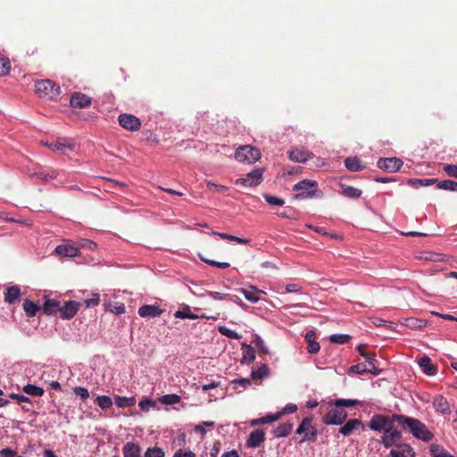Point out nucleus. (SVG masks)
<instances>
[{"mask_svg": "<svg viewBox=\"0 0 457 457\" xmlns=\"http://www.w3.org/2000/svg\"><path fill=\"white\" fill-rule=\"evenodd\" d=\"M395 419L402 429L408 431L417 439L429 442L434 437L433 433L427 428L426 424L418 419L403 414L402 416H395Z\"/></svg>", "mask_w": 457, "mask_h": 457, "instance_id": "f257e3e1", "label": "nucleus"}, {"mask_svg": "<svg viewBox=\"0 0 457 457\" xmlns=\"http://www.w3.org/2000/svg\"><path fill=\"white\" fill-rule=\"evenodd\" d=\"M35 88L39 97L47 99H54L61 93L59 85L50 79L37 81L35 84Z\"/></svg>", "mask_w": 457, "mask_h": 457, "instance_id": "f03ea898", "label": "nucleus"}, {"mask_svg": "<svg viewBox=\"0 0 457 457\" xmlns=\"http://www.w3.org/2000/svg\"><path fill=\"white\" fill-rule=\"evenodd\" d=\"M395 416H402V414L394 413L392 415L375 414L370 420L369 427L375 431H383L394 427V423L396 422Z\"/></svg>", "mask_w": 457, "mask_h": 457, "instance_id": "7ed1b4c3", "label": "nucleus"}, {"mask_svg": "<svg viewBox=\"0 0 457 457\" xmlns=\"http://www.w3.org/2000/svg\"><path fill=\"white\" fill-rule=\"evenodd\" d=\"M260 157V150L248 145L239 146L235 154V158L242 162L253 163L258 161Z\"/></svg>", "mask_w": 457, "mask_h": 457, "instance_id": "20e7f679", "label": "nucleus"}, {"mask_svg": "<svg viewBox=\"0 0 457 457\" xmlns=\"http://www.w3.org/2000/svg\"><path fill=\"white\" fill-rule=\"evenodd\" d=\"M318 189V183L315 180L303 179L293 187L295 192H297L295 197L298 199H304L312 197Z\"/></svg>", "mask_w": 457, "mask_h": 457, "instance_id": "39448f33", "label": "nucleus"}, {"mask_svg": "<svg viewBox=\"0 0 457 457\" xmlns=\"http://www.w3.org/2000/svg\"><path fill=\"white\" fill-rule=\"evenodd\" d=\"M375 355H369L365 363H358L350 368V371L356 374L372 373L378 375L380 370L375 365Z\"/></svg>", "mask_w": 457, "mask_h": 457, "instance_id": "423d86ee", "label": "nucleus"}, {"mask_svg": "<svg viewBox=\"0 0 457 457\" xmlns=\"http://www.w3.org/2000/svg\"><path fill=\"white\" fill-rule=\"evenodd\" d=\"M347 418V412L340 409H331L322 418V421L328 425H341Z\"/></svg>", "mask_w": 457, "mask_h": 457, "instance_id": "0eeeda50", "label": "nucleus"}, {"mask_svg": "<svg viewBox=\"0 0 457 457\" xmlns=\"http://www.w3.org/2000/svg\"><path fill=\"white\" fill-rule=\"evenodd\" d=\"M403 438V434L400 430L394 428L392 427L389 429H386L383 436H381V443L386 448H389L393 445H399L398 443L401 442Z\"/></svg>", "mask_w": 457, "mask_h": 457, "instance_id": "6e6552de", "label": "nucleus"}, {"mask_svg": "<svg viewBox=\"0 0 457 457\" xmlns=\"http://www.w3.org/2000/svg\"><path fill=\"white\" fill-rule=\"evenodd\" d=\"M120 125L130 131H137L141 128L140 120L132 114L122 113L118 118Z\"/></svg>", "mask_w": 457, "mask_h": 457, "instance_id": "1a4fd4ad", "label": "nucleus"}, {"mask_svg": "<svg viewBox=\"0 0 457 457\" xmlns=\"http://www.w3.org/2000/svg\"><path fill=\"white\" fill-rule=\"evenodd\" d=\"M262 181V170L255 169L249 172L245 178H240L236 180L237 185L247 187H256Z\"/></svg>", "mask_w": 457, "mask_h": 457, "instance_id": "9d476101", "label": "nucleus"}, {"mask_svg": "<svg viewBox=\"0 0 457 457\" xmlns=\"http://www.w3.org/2000/svg\"><path fill=\"white\" fill-rule=\"evenodd\" d=\"M79 306L80 303L77 301H66L62 305L61 304L59 315L62 320H71L77 314Z\"/></svg>", "mask_w": 457, "mask_h": 457, "instance_id": "9b49d317", "label": "nucleus"}, {"mask_svg": "<svg viewBox=\"0 0 457 457\" xmlns=\"http://www.w3.org/2000/svg\"><path fill=\"white\" fill-rule=\"evenodd\" d=\"M403 165L402 160L393 157V158H380L377 166L386 171L388 172H395L400 170Z\"/></svg>", "mask_w": 457, "mask_h": 457, "instance_id": "f8f14e48", "label": "nucleus"}, {"mask_svg": "<svg viewBox=\"0 0 457 457\" xmlns=\"http://www.w3.org/2000/svg\"><path fill=\"white\" fill-rule=\"evenodd\" d=\"M288 158L295 162H306L313 157V154L303 148H293L287 153Z\"/></svg>", "mask_w": 457, "mask_h": 457, "instance_id": "ddd939ff", "label": "nucleus"}, {"mask_svg": "<svg viewBox=\"0 0 457 457\" xmlns=\"http://www.w3.org/2000/svg\"><path fill=\"white\" fill-rule=\"evenodd\" d=\"M70 104L73 108L82 109L91 104V98L83 93L75 92L71 96Z\"/></svg>", "mask_w": 457, "mask_h": 457, "instance_id": "4468645a", "label": "nucleus"}, {"mask_svg": "<svg viewBox=\"0 0 457 457\" xmlns=\"http://www.w3.org/2000/svg\"><path fill=\"white\" fill-rule=\"evenodd\" d=\"M61 302L52 299L46 295L44 296V303L42 306L43 312L46 315H56L59 313Z\"/></svg>", "mask_w": 457, "mask_h": 457, "instance_id": "2eb2a0df", "label": "nucleus"}, {"mask_svg": "<svg viewBox=\"0 0 457 457\" xmlns=\"http://www.w3.org/2000/svg\"><path fill=\"white\" fill-rule=\"evenodd\" d=\"M391 457H415L413 448L409 444H399L390 451Z\"/></svg>", "mask_w": 457, "mask_h": 457, "instance_id": "dca6fc26", "label": "nucleus"}, {"mask_svg": "<svg viewBox=\"0 0 457 457\" xmlns=\"http://www.w3.org/2000/svg\"><path fill=\"white\" fill-rule=\"evenodd\" d=\"M358 428H364L361 420L359 419H352L339 428V433L343 434L345 436H348Z\"/></svg>", "mask_w": 457, "mask_h": 457, "instance_id": "f3484780", "label": "nucleus"}, {"mask_svg": "<svg viewBox=\"0 0 457 457\" xmlns=\"http://www.w3.org/2000/svg\"><path fill=\"white\" fill-rule=\"evenodd\" d=\"M418 363L421 368L422 371L428 376H434L437 371V368L435 364H433L431 359L424 355L419 359Z\"/></svg>", "mask_w": 457, "mask_h": 457, "instance_id": "a211bd4d", "label": "nucleus"}, {"mask_svg": "<svg viewBox=\"0 0 457 457\" xmlns=\"http://www.w3.org/2000/svg\"><path fill=\"white\" fill-rule=\"evenodd\" d=\"M265 440V433L262 429H256L251 432L247 440L246 446L257 447Z\"/></svg>", "mask_w": 457, "mask_h": 457, "instance_id": "6ab92c4d", "label": "nucleus"}, {"mask_svg": "<svg viewBox=\"0 0 457 457\" xmlns=\"http://www.w3.org/2000/svg\"><path fill=\"white\" fill-rule=\"evenodd\" d=\"M163 310L160 309L157 305L145 304L138 309V314L140 317L154 318L162 315Z\"/></svg>", "mask_w": 457, "mask_h": 457, "instance_id": "aec40b11", "label": "nucleus"}, {"mask_svg": "<svg viewBox=\"0 0 457 457\" xmlns=\"http://www.w3.org/2000/svg\"><path fill=\"white\" fill-rule=\"evenodd\" d=\"M21 288L19 286H11L6 288V291L4 293V302L8 303L9 304H12L18 301H20L21 298Z\"/></svg>", "mask_w": 457, "mask_h": 457, "instance_id": "412c9836", "label": "nucleus"}, {"mask_svg": "<svg viewBox=\"0 0 457 457\" xmlns=\"http://www.w3.org/2000/svg\"><path fill=\"white\" fill-rule=\"evenodd\" d=\"M304 338L308 343L307 351L309 353L315 354L319 353L320 349V345L318 342H316V333L313 330H309L306 332Z\"/></svg>", "mask_w": 457, "mask_h": 457, "instance_id": "4be33fe9", "label": "nucleus"}, {"mask_svg": "<svg viewBox=\"0 0 457 457\" xmlns=\"http://www.w3.org/2000/svg\"><path fill=\"white\" fill-rule=\"evenodd\" d=\"M433 406L437 412L443 414L450 413V404L443 395H436L433 400Z\"/></svg>", "mask_w": 457, "mask_h": 457, "instance_id": "5701e85b", "label": "nucleus"}, {"mask_svg": "<svg viewBox=\"0 0 457 457\" xmlns=\"http://www.w3.org/2000/svg\"><path fill=\"white\" fill-rule=\"evenodd\" d=\"M54 253L63 257H74L79 254V249L71 245H60L55 247Z\"/></svg>", "mask_w": 457, "mask_h": 457, "instance_id": "b1692460", "label": "nucleus"}, {"mask_svg": "<svg viewBox=\"0 0 457 457\" xmlns=\"http://www.w3.org/2000/svg\"><path fill=\"white\" fill-rule=\"evenodd\" d=\"M339 187L341 188L340 194L347 198L358 199L362 193L361 189L344 183H339Z\"/></svg>", "mask_w": 457, "mask_h": 457, "instance_id": "393cba45", "label": "nucleus"}, {"mask_svg": "<svg viewBox=\"0 0 457 457\" xmlns=\"http://www.w3.org/2000/svg\"><path fill=\"white\" fill-rule=\"evenodd\" d=\"M122 452L124 457H140L141 448L138 444L128 442L124 445Z\"/></svg>", "mask_w": 457, "mask_h": 457, "instance_id": "a878e982", "label": "nucleus"}, {"mask_svg": "<svg viewBox=\"0 0 457 457\" xmlns=\"http://www.w3.org/2000/svg\"><path fill=\"white\" fill-rule=\"evenodd\" d=\"M45 145L49 147L54 152H60L61 154H65V149L72 150L74 148L73 144H66L64 143V139H59L54 143L46 142Z\"/></svg>", "mask_w": 457, "mask_h": 457, "instance_id": "bb28decb", "label": "nucleus"}, {"mask_svg": "<svg viewBox=\"0 0 457 457\" xmlns=\"http://www.w3.org/2000/svg\"><path fill=\"white\" fill-rule=\"evenodd\" d=\"M241 349L244 353L241 363H251L255 360V351L253 346L246 343L241 344Z\"/></svg>", "mask_w": 457, "mask_h": 457, "instance_id": "cd10ccee", "label": "nucleus"}, {"mask_svg": "<svg viewBox=\"0 0 457 457\" xmlns=\"http://www.w3.org/2000/svg\"><path fill=\"white\" fill-rule=\"evenodd\" d=\"M58 175V172L56 170H51L49 172L40 170L37 172L30 173V178L36 179L37 180L43 181V182H48L50 180H53L55 179Z\"/></svg>", "mask_w": 457, "mask_h": 457, "instance_id": "c85d7f7f", "label": "nucleus"}, {"mask_svg": "<svg viewBox=\"0 0 457 457\" xmlns=\"http://www.w3.org/2000/svg\"><path fill=\"white\" fill-rule=\"evenodd\" d=\"M401 324L410 328L416 329L426 327L427 321L425 320L410 317L403 319V321H401Z\"/></svg>", "mask_w": 457, "mask_h": 457, "instance_id": "c756f323", "label": "nucleus"}, {"mask_svg": "<svg viewBox=\"0 0 457 457\" xmlns=\"http://www.w3.org/2000/svg\"><path fill=\"white\" fill-rule=\"evenodd\" d=\"M345 166L350 171H361L364 170L365 166L356 157H348L345 160Z\"/></svg>", "mask_w": 457, "mask_h": 457, "instance_id": "7c9ffc66", "label": "nucleus"}, {"mask_svg": "<svg viewBox=\"0 0 457 457\" xmlns=\"http://www.w3.org/2000/svg\"><path fill=\"white\" fill-rule=\"evenodd\" d=\"M23 310L27 316L31 318L35 317L40 307L29 299H25L22 304Z\"/></svg>", "mask_w": 457, "mask_h": 457, "instance_id": "2f4dec72", "label": "nucleus"}, {"mask_svg": "<svg viewBox=\"0 0 457 457\" xmlns=\"http://www.w3.org/2000/svg\"><path fill=\"white\" fill-rule=\"evenodd\" d=\"M280 418H281V413L268 414L262 418H259V419H255V420H252L251 425L257 426V425L271 423L273 421L279 420Z\"/></svg>", "mask_w": 457, "mask_h": 457, "instance_id": "473e14b6", "label": "nucleus"}, {"mask_svg": "<svg viewBox=\"0 0 457 457\" xmlns=\"http://www.w3.org/2000/svg\"><path fill=\"white\" fill-rule=\"evenodd\" d=\"M293 429V423L286 422L280 424L276 429H274V436L276 437H283L288 436Z\"/></svg>", "mask_w": 457, "mask_h": 457, "instance_id": "72a5a7b5", "label": "nucleus"}, {"mask_svg": "<svg viewBox=\"0 0 457 457\" xmlns=\"http://www.w3.org/2000/svg\"><path fill=\"white\" fill-rule=\"evenodd\" d=\"M252 290H247L245 288H241L240 291L244 295L246 300L251 303H257L259 301V297L257 296V293H263L261 290H258L255 287L251 286Z\"/></svg>", "mask_w": 457, "mask_h": 457, "instance_id": "f704fd0d", "label": "nucleus"}, {"mask_svg": "<svg viewBox=\"0 0 457 457\" xmlns=\"http://www.w3.org/2000/svg\"><path fill=\"white\" fill-rule=\"evenodd\" d=\"M270 374V369L267 364H262L257 370H253L251 372L252 379H262L268 377Z\"/></svg>", "mask_w": 457, "mask_h": 457, "instance_id": "c9c22d12", "label": "nucleus"}, {"mask_svg": "<svg viewBox=\"0 0 457 457\" xmlns=\"http://www.w3.org/2000/svg\"><path fill=\"white\" fill-rule=\"evenodd\" d=\"M436 182H437V180L436 179H411L408 181V184L411 185V187H419L432 186Z\"/></svg>", "mask_w": 457, "mask_h": 457, "instance_id": "e433bc0d", "label": "nucleus"}, {"mask_svg": "<svg viewBox=\"0 0 457 457\" xmlns=\"http://www.w3.org/2000/svg\"><path fill=\"white\" fill-rule=\"evenodd\" d=\"M23 392L32 396H42L45 393L44 389L40 386L28 384L23 386Z\"/></svg>", "mask_w": 457, "mask_h": 457, "instance_id": "4c0bfd02", "label": "nucleus"}, {"mask_svg": "<svg viewBox=\"0 0 457 457\" xmlns=\"http://www.w3.org/2000/svg\"><path fill=\"white\" fill-rule=\"evenodd\" d=\"M175 318L179 319H191L195 320L198 318L197 315L194 314L190 307L188 305H186L182 310H179L174 313Z\"/></svg>", "mask_w": 457, "mask_h": 457, "instance_id": "58836bf2", "label": "nucleus"}, {"mask_svg": "<svg viewBox=\"0 0 457 457\" xmlns=\"http://www.w3.org/2000/svg\"><path fill=\"white\" fill-rule=\"evenodd\" d=\"M436 187L439 189L457 192V182H455L453 180L447 179V180L439 181V182H437Z\"/></svg>", "mask_w": 457, "mask_h": 457, "instance_id": "ea45409f", "label": "nucleus"}, {"mask_svg": "<svg viewBox=\"0 0 457 457\" xmlns=\"http://www.w3.org/2000/svg\"><path fill=\"white\" fill-rule=\"evenodd\" d=\"M218 331L222 335L230 339H240L242 337L237 332L231 330L230 328L225 326H220L218 328Z\"/></svg>", "mask_w": 457, "mask_h": 457, "instance_id": "a19ab883", "label": "nucleus"}, {"mask_svg": "<svg viewBox=\"0 0 457 457\" xmlns=\"http://www.w3.org/2000/svg\"><path fill=\"white\" fill-rule=\"evenodd\" d=\"M420 258L430 262H443L445 261V256L438 253L426 252Z\"/></svg>", "mask_w": 457, "mask_h": 457, "instance_id": "79ce46f5", "label": "nucleus"}, {"mask_svg": "<svg viewBox=\"0 0 457 457\" xmlns=\"http://www.w3.org/2000/svg\"><path fill=\"white\" fill-rule=\"evenodd\" d=\"M253 343L258 348V351L262 354H269L270 351L268 347L265 345L264 341L258 335H254Z\"/></svg>", "mask_w": 457, "mask_h": 457, "instance_id": "37998d69", "label": "nucleus"}, {"mask_svg": "<svg viewBox=\"0 0 457 457\" xmlns=\"http://www.w3.org/2000/svg\"><path fill=\"white\" fill-rule=\"evenodd\" d=\"M199 258L205 263L211 265V266H213V267H217V268H220V269H227L230 266V264L228 262H216V261H213V260H211V259H208L206 258L205 256H204L203 254L199 253Z\"/></svg>", "mask_w": 457, "mask_h": 457, "instance_id": "c03bdc74", "label": "nucleus"}, {"mask_svg": "<svg viewBox=\"0 0 457 457\" xmlns=\"http://www.w3.org/2000/svg\"><path fill=\"white\" fill-rule=\"evenodd\" d=\"M145 457H165V453L161 447L153 446L147 448Z\"/></svg>", "mask_w": 457, "mask_h": 457, "instance_id": "a18cd8bd", "label": "nucleus"}, {"mask_svg": "<svg viewBox=\"0 0 457 457\" xmlns=\"http://www.w3.org/2000/svg\"><path fill=\"white\" fill-rule=\"evenodd\" d=\"M11 70V62L7 57L0 54V77L9 73Z\"/></svg>", "mask_w": 457, "mask_h": 457, "instance_id": "49530a36", "label": "nucleus"}, {"mask_svg": "<svg viewBox=\"0 0 457 457\" xmlns=\"http://www.w3.org/2000/svg\"><path fill=\"white\" fill-rule=\"evenodd\" d=\"M97 405L102 409H108L112 405V401L109 396L100 395L95 400Z\"/></svg>", "mask_w": 457, "mask_h": 457, "instance_id": "de8ad7c7", "label": "nucleus"}, {"mask_svg": "<svg viewBox=\"0 0 457 457\" xmlns=\"http://www.w3.org/2000/svg\"><path fill=\"white\" fill-rule=\"evenodd\" d=\"M317 435H318L317 428L311 425L310 428L305 431L304 436L301 440V443H303L304 441L314 442L317 439Z\"/></svg>", "mask_w": 457, "mask_h": 457, "instance_id": "09e8293b", "label": "nucleus"}, {"mask_svg": "<svg viewBox=\"0 0 457 457\" xmlns=\"http://www.w3.org/2000/svg\"><path fill=\"white\" fill-rule=\"evenodd\" d=\"M351 339V337L346 334H334L329 337V340L335 344H346Z\"/></svg>", "mask_w": 457, "mask_h": 457, "instance_id": "8fccbe9b", "label": "nucleus"}, {"mask_svg": "<svg viewBox=\"0 0 457 457\" xmlns=\"http://www.w3.org/2000/svg\"><path fill=\"white\" fill-rule=\"evenodd\" d=\"M136 403V399L134 397H117L116 404L120 407H130Z\"/></svg>", "mask_w": 457, "mask_h": 457, "instance_id": "3c124183", "label": "nucleus"}, {"mask_svg": "<svg viewBox=\"0 0 457 457\" xmlns=\"http://www.w3.org/2000/svg\"><path fill=\"white\" fill-rule=\"evenodd\" d=\"M359 402L357 400L351 399H337L335 402L337 407H353L357 405Z\"/></svg>", "mask_w": 457, "mask_h": 457, "instance_id": "603ef678", "label": "nucleus"}, {"mask_svg": "<svg viewBox=\"0 0 457 457\" xmlns=\"http://www.w3.org/2000/svg\"><path fill=\"white\" fill-rule=\"evenodd\" d=\"M265 201L270 204V205H278V206H281L285 204V201L282 199V198H279V197H277V196H274V195H268V194H265L263 195Z\"/></svg>", "mask_w": 457, "mask_h": 457, "instance_id": "864d4df0", "label": "nucleus"}, {"mask_svg": "<svg viewBox=\"0 0 457 457\" xmlns=\"http://www.w3.org/2000/svg\"><path fill=\"white\" fill-rule=\"evenodd\" d=\"M100 302V295L98 293H92L91 297L84 300L86 307H94L98 305Z\"/></svg>", "mask_w": 457, "mask_h": 457, "instance_id": "5fc2aeb1", "label": "nucleus"}, {"mask_svg": "<svg viewBox=\"0 0 457 457\" xmlns=\"http://www.w3.org/2000/svg\"><path fill=\"white\" fill-rule=\"evenodd\" d=\"M311 424H312L311 418L306 417V418L303 419L301 424L299 425V427L296 429V433L299 435L304 434L305 431L310 428Z\"/></svg>", "mask_w": 457, "mask_h": 457, "instance_id": "6e6d98bb", "label": "nucleus"}, {"mask_svg": "<svg viewBox=\"0 0 457 457\" xmlns=\"http://www.w3.org/2000/svg\"><path fill=\"white\" fill-rule=\"evenodd\" d=\"M443 170L449 176L457 179V164H445Z\"/></svg>", "mask_w": 457, "mask_h": 457, "instance_id": "4d7b16f0", "label": "nucleus"}, {"mask_svg": "<svg viewBox=\"0 0 457 457\" xmlns=\"http://www.w3.org/2000/svg\"><path fill=\"white\" fill-rule=\"evenodd\" d=\"M207 188L213 192L223 193L228 190V187L223 185H218L212 181L207 182Z\"/></svg>", "mask_w": 457, "mask_h": 457, "instance_id": "13d9d810", "label": "nucleus"}, {"mask_svg": "<svg viewBox=\"0 0 457 457\" xmlns=\"http://www.w3.org/2000/svg\"><path fill=\"white\" fill-rule=\"evenodd\" d=\"M208 294L214 300H223V299L229 298V299L233 300L234 302H236V300L233 299L234 296L230 295L229 294H224V293H220V292H209ZM235 298H237V297L235 296Z\"/></svg>", "mask_w": 457, "mask_h": 457, "instance_id": "bf43d9fd", "label": "nucleus"}, {"mask_svg": "<svg viewBox=\"0 0 457 457\" xmlns=\"http://www.w3.org/2000/svg\"><path fill=\"white\" fill-rule=\"evenodd\" d=\"M74 393L79 395L82 401L87 400L89 397V393L87 388L82 386H77L74 388Z\"/></svg>", "mask_w": 457, "mask_h": 457, "instance_id": "052dcab7", "label": "nucleus"}, {"mask_svg": "<svg viewBox=\"0 0 457 457\" xmlns=\"http://www.w3.org/2000/svg\"><path fill=\"white\" fill-rule=\"evenodd\" d=\"M162 402L167 404L179 403L180 402V396L178 395H167L163 396Z\"/></svg>", "mask_w": 457, "mask_h": 457, "instance_id": "680f3d73", "label": "nucleus"}, {"mask_svg": "<svg viewBox=\"0 0 457 457\" xmlns=\"http://www.w3.org/2000/svg\"><path fill=\"white\" fill-rule=\"evenodd\" d=\"M173 457H196L195 453L191 450L179 449L173 454Z\"/></svg>", "mask_w": 457, "mask_h": 457, "instance_id": "e2e57ef3", "label": "nucleus"}, {"mask_svg": "<svg viewBox=\"0 0 457 457\" xmlns=\"http://www.w3.org/2000/svg\"><path fill=\"white\" fill-rule=\"evenodd\" d=\"M110 312H112V313H115V314H123L125 313L126 312V307L124 305V303H115V305L112 306V304H110Z\"/></svg>", "mask_w": 457, "mask_h": 457, "instance_id": "0e129e2a", "label": "nucleus"}, {"mask_svg": "<svg viewBox=\"0 0 457 457\" xmlns=\"http://www.w3.org/2000/svg\"><path fill=\"white\" fill-rule=\"evenodd\" d=\"M296 410H297L296 404L288 403L283 408V410L279 413H281V416H282L284 414L294 413L296 411Z\"/></svg>", "mask_w": 457, "mask_h": 457, "instance_id": "69168bd1", "label": "nucleus"}, {"mask_svg": "<svg viewBox=\"0 0 457 457\" xmlns=\"http://www.w3.org/2000/svg\"><path fill=\"white\" fill-rule=\"evenodd\" d=\"M1 457H17V452L11 448H4L0 451Z\"/></svg>", "mask_w": 457, "mask_h": 457, "instance_id": "338daca9", "label": "nucleus"}, {"mask_svg": "<svg viewBox=\"0 0 457 457\" xmlns=\"http://www.w3.org/2000/svg\"><path fill=\"white\" fill-rule=\"evenodd\" d=\"M285 289L287 293H296L300 292L302 287L298 284H287Z\"/></svg>", "mask_w": 457, "mask_h": 457, "instance_id": "774afa93", "label": "nucleus"}]
</instances>
